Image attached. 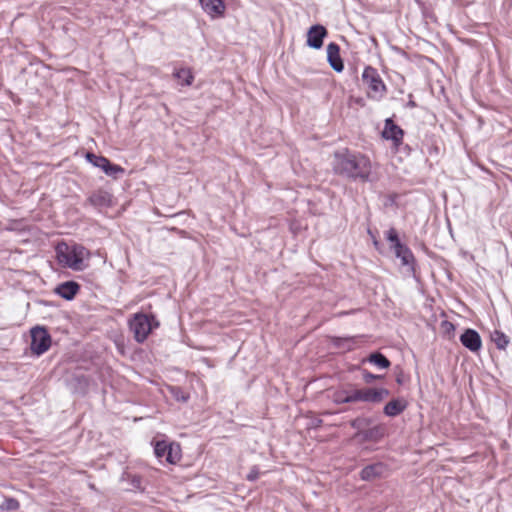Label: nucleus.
<instances>
[{"mask_svg": "<svg viewBox=\"0 0 512 512\" xmlns=\"http://www.w3.org/2000/svg\"><path fill=\"white\" fill-rule=\"evenodd\" d=\"M333 170L336 174L355 181L372 182L374 180L373 164L370 158L360 152H352L348 149L335 152Z\"/></svg>", "mask_w": 512, "mask_h": 512, "instance_id": "nucleus-1", "label": "nucleus"}, {"mask_svg": "<svg viewBox=\"0 0 512 512\" xmlns=\"http://www.w3.org/2000/svg\"><path fill=\"white\" fill-rule=\"evenodd\" d=\"M87 256L88 251L80 245L69 247L64 244L57 247V258L59 263L76 271L84 268V259Z\"/></svg>", "mask_w": 512, "mask_h": 512, "instance_id": "nucleus-2", "label": "nucleus"}, {"mask_svg": "<svg viewBox=\"0 0 512 512\" xmlns=\"http://www.w3.org/2000/svg\"><path fill=\"white\" fill-rule=\"evenodd\" d=\"M361 80L367 88V97L374 101H381L386 93L387 87L378 71L372 66H366L362 72Z\"/></svg>", "mask_w": 512, "mask_h": 512, "instance_id": "nucleus-3", "label": "nucleus"}, {"mask_svg": "<svg viewBox=\"0 0 512 512\" xmlns=\"http://www.w3.org/2000/svg\"><path fill=\"white\" fill-rule=\"evenodd\" d=\"M129 329L138 343H143L152 332L159 326V322L153 315L136 313L128 322Z\"/></svg>", "mask_w": 512, "mask_h": 512, "instance_id": "nucleus-4", "label": "nucleus"}, {"mask_svg": "<svg viewBox=\"0 0 512 512\" xmlns=\"http://www.w3.org/2000/svg\"><path fill=\"white\" fill-rule=\"evenodd\" d=\"M51 345V337L42 327H35L31 330V350L37 355L45 353Z\"/></svg>", "mask_w": 512, "mask_h": 512, "instance_id": "nucleus-5", "label": "nucleus"}, {"mask_svg": "<svg viewBox=\"0 0 512 512\" xmlns=\"http://www.w3.org/2000/svg\"><path fill=\"white\" fill-rule=\"evenodd\" d=\"M203 11L212 19L220 18L226 10L225 0H199Z\"/></svg>", "mask_w": 512, "mask_h": 512, "instance_id": "nucleus-6", "label": "nucleus"}, {"mask_svg": "<svg viewBox=\"0 0 512 512\" xmlns=\"http://www.w3.org/2000/svg\"><path fill=\"white\" fill-rule=\"evenodd\" d=\"M462 345L471 352H478L482 347V340L479 333L474 329H466L460 336Z\"/></svg>", "mask_w": 512, "mask_h": 512, "instance_id": "nucleus-7", "label": "nucleus"}, {"mask_svg": "<svg viewBox=\"0 0 512 512\" xmlns=\"http://www.w3.org/2000/svg\"><path fill=\"white\" fill-rule=\"evenodd\" d=\"M327 30L322 25H313L307 32V45L313 49H320Z\"/></svg>", "mask_w": 512, "mask_h": 512, "instance_id": "nucleus-8", "label": "nucleus"}, {"mask_svg": "<svg viewBox=\"0 0 512 512\" xmlns=\"http://www.w3.org/2000/svg\"><path fill=\"white\" fill-rule=\"evenodd\" d=\"M404 132L396 125L392 119L388 118L385 120V126L382 131L383 138L393 141L395 146L402 143Z\"/></svg>", "mask_w": 512, "mask_h": 512, "instance_id": "nucleus-9", "label": "nucleus"}, {"mask_svg": "<svg viewBox=\"0 0 512 512\" xmlns=\"http://www.w3.org/2000/svg\"><path fill=\"white\" fill-rule=\"evenodd\" d=\"M327 60L330 64V66L336 71V72H342L344 69L343 61L340 57V48L339 46L331 42L327 45Z\"/></svg>", "mask_w": 512, "mask_h": 512, "instance_id": "nucleus-10", "label": "nucleus"}, {"mask_svg": "<svg viewBox=\"0 0 512 512\" xmlns=\"http://www.w3.org/2000/svg\"><path fill=\"white\" fill-rule=\"evenodd\" d=\"M389 390L385 388H363L362 402L380 403L384 398L389 396Z\"/></svg>", "mask_w": 512, "mask_h": 512, "instance_id": "nucleus-11", "label": "nucleus"}, {"mask_svg": "<svg viewBox=\"0 0 512 512\" xmlns=\"http://www.w3.org/2000/svg\"><path fill=\"white\" fill-rule=\"evenodd\" d=\"M88 201L96 208H107L112 206V195L108 191L97 190L89 196Z\"/></svg>", "mask_w": 512, "mask_h": 512, "instance_id": "nucleus-12", "label": "nucleus"}, {"mask_svg": "<svg viewBox=\"0 0 512 512\" xmlns=\"http://www.w3.org/2000/svg\"><path fill=\"white\" fill-rule=\"evenodd\" d=\"M407 407V401L404 398H396L389 401L384 407V414L389 417H395L401 414Z\"/></svg>", "mask_w": 512, "mask_h": 512, "instance_id": "nucleus-13", "label": "nucleus"}, {"mask_svg": "<svg viewBox=\"0 0 512 512\" xmlns=\"http://www.w3.org/2000/svg\"><path fill=\"white\" fill-rule=\"evenodd\" d=\"M385 434V428L381 425H376L364 431L356 433V437H360L363 441H378Z\"/></svg>", "mask_w": 512, "mask_h": 512, "instance_id": "nucleus-14", "label": "nucleus"}, {"mask_svg": "<svg viewBox=\"0 0 512 512\" xmlns=\"http://www.w3.org/2000/svg\"><path fill=\"white\" fill-rule=\"evenodd\" d=\"M78 290L79 285L76 282L68 281L60 284L56 288V293L66 300H72L77 294Z\"/></svg>", "mask_w": 512, "mask_h": 512, "instance_id": "nucleus-15", "label": "nucleus"}, {"mask_svg": "<svg viewBox=\"0 0 512 512\" xmlns=\"http://www.w3.org/2000/svg\"><path fill=\"white\" fill-rule=\"evenodd\" d=\"M397 258L401 259L403 265H410L414 261V256L411 250L403 245L401 242H397V245L393 247Z\"/></svg>", "mask_w": 512, "mask_h": 512, "instance_id": "nucleus-16", "label": "nucleus"}, {"mask_svg": "<svg viewBox=\"0 0 512 512\" xmlns=\"http://www.w3.org/2000/svg\"><path fill=\"white\" fill-rule=\"evenodd\" d=\"M174 77L181 85L190 86L193 83L194 75L189 68H180L174 71Z\"/></svg>", "mask_w": 512, "mask_h": 512, "instance_id": "nucleus-17", "label": "nucleus"}, {"mask_svg": "<svg viewBox=\"0 0 512 512\" xmlns=\"http://www.w3.org/2000/svg\"><path fill=\"white\" fill-rule=\"evenodd\" d=\"M491 340L498 349L504 350L509 344V338L502 331L495 330L491 333Z\"/></svg>", "mask_w": 512, "mask_h": 512, "instance_id": "nucleus-18", "label": "nucleus"}, {"mask_svg": "<svg viewBox=\"0 0 512 512\" xmlns=\"http://www.w3.org/2000/svg\"><path fill=\"white\" fill-rule=\"evenodd\" d=\"M381 468L382 467L380 464L366 466L365 468L362 469V471L360 473L361 479L371 480V479L375 478L376 476H378L380 474Z\"/></svg>", "mask_w": 512, "mask_h": 512, "instance_id": "nucleus-19", "label": "nucleus"}, {"mask_svg": "<svg viewBox=\"0 0 512 512\" xmlns=\"http://www.w3.org/2000/svg\"><path fill=\"white\" fill-rule=\"evenodd\" d=\"M368 361L381 369H386L390 366V361L383 354L378 352L371 354Z\"/></svg>", "mask_w": 512, "mask_h": 512, "instance_id": "nucleus-20", "label": "nucleus"}, {"mask_svg": "<svg viewBox=\"0 0 512 512\" xmlns=\"http://www.w3.org/2000/svg\"><path fill=\"white\" fill-rule=\"evenodd\" d=\"M171 446L172 444H169L165 441H157L154 446V453L156 457L159 459L166 458L168 450Z\"/></svg>", "mask_w": 512, "mask_h": 512, "instance_id": "nucleus-21", "label": "nucleus"}, {"mask_svg": "<svg viewBox=\"0 0 512 512\" xmlns=\"http://www.w3.org/2000/svg\"><path fill=\"white\" fill-rule=\"evenodd\" d=\"M349 389L336 390L332 395V400L336 404L348 403Z\"/></svg>", "mask_w": 512, "mask_h": 512, "instance_id": "nucleus-22", "label": "nucleus"}, {"mask_svg": "<svg viewBox=\"0 0 512 512\" xmlns=\"http://www.w3.org/2000/svg\"><path fill=\"white\" fill-rule=\"evenodd\" d=\"M86 159L89 163H91L93 166L100 168L105 163L106 157L99 156L94 153L88 152L86 154Z\"/></svg>", "mask_w": 512, "mask_h": 512, "instance_id": "nucleus-23", "label": "nucleus"}, {"mask_svg": "<svg viewBox=\"0 0 512 512\" xmlns=\"http://www.w3.org/2000/svg\"><path fill=\"white\" fill-rule=\"evenodd\" d=\"M335 344L338 347L350 350V349H352L353 345L355 344V338L354 337L337 338L335 341Z\"/></svg>", "mask_w": 512, "mask_h": 512, "instance_id": "nucleus-24", "label": "nucleus"}, {"mask_svg": "<svg viewBox=\"0 0 512 512\" xmlns=\"http://www.w3.org/2000/svg\"><path fill=\"white\" fill-rule=\"evenodd\" d=\"M124 173V169L117 165V164H113V163H110V165L108 166L105 174L107 176H110V177H113V178H118L119 175L123 174Z\"/></svg>", "mask_w": 512, "mask_h": 512, "instance_id": "nucleus-25", "label": "nucleus"}, {"mask_svg": "<svg viewBox=\"0 0 512 512\" xmlns=\"http://www.w3.org/2000/svg\"><path fill=\"white\" fill-rule=\"evenodd\" d=\"M166 461L169 463H175L179 460V447L178 446H171L168 450Z\"/></svg>", "mask_w": 512, "mask_h": 512, "instance_id": "nucleus-26", "label": "nucleus"}, {"mask_svg": "<svg viewBox=\"0 0 512 512\" xmlns=\"http://www.w3.org/2000/svg\"><path fill=\"white\" fill-rule=\"evenodd\" d=\"M362 402V389H349L348 403Z\"/></svg>", "mask_w": 512, "mask_h": 512, "instance_id": "nucleus-27", "label": "nucleus"}, {"mask_svg": "<svg viewBox=\"0 0 512 512\" xmlns=\"http://www.w3.org/2000/svg\"><path fill=\"white\" fill-rule=\"evenodd\" d=\"M171 393L177 401L186 402L188 400V395L179 387H172Z\"/></svg>", "mask_w": 512, "mask_h": 512, "instance_id": "nucleus-28", "label": "nucleus"}, {"mask_svg": "<svg viewBox=\"0 0 512 512\" xmlns=\"http://www.w3.org/2000/svg\"><path fill=\"white\" fill-rule=\"evenodd\" d=\"M386 238L389 242H391L392 248L397 245V242H400V240L398 238V234L394 228H390L386 232Z\"/></svg>", "mask_w": 512, "mask_h": 512, "instance_id": "nucleus-29", "label": "nucleus"}, {"mask_svg": "<svg viewBox=\"0 0 512 512\" xmlns=\"http://www.w3.org/2000/svg\"><path fill=\"white\" fill-rule=\"evenodd\" d=\"M128 477H130V484H131V487L134 489V490H143V487H142V478L140 476H137V475H128Z\"/></svg>", "mask_w": 512, "mask_h": 512, "instance_id": "nucleus-30", "label": "nucleus"}, {"mask_svg": "<svg viewBox=\"0 0 512 512\" xmlns=\"http://www.w3.org/2000/svg\"><path fill=\"white\" fill-rule=\"evenodd\" d=\"M259 475H260V470H259V468H258L257 466H253V467L250 469V472L247 474L246 479H247L248 481L253 482V481H255V480H257V479H258Z\"/></svg>", "mask_w": 512, "mask_h": 512, "instance_id": "nucleus-31", "label": "nucleus"}, {"mask_svg": "<svg viewBox=\"0 0 512 512\" xmlns=\"http://www.w3.org/2000/svg\"><path fill=\"white\" fill-rule=\"evenodd\" d=\"M7 507H8L9 509L16 510V509H18V508H19V503H18V501H17V500H15V499H9V500L7 501Z\"/></svg>", "mask_w": 512, "mask_h": 512, "instance_id": "nucleus-32", "label": "nucleus"}, {"mask_svg": "<svg viewBox=\"0 0 512 512\" xmlns=\"http://www.w3.org/2000/svg\"><path fill=\"white\" fill-rule=\"evenodd\" d=\"M442 327L445 329L446 332H450V331L454 330V325L448 321H443Z\"/></svg>", "mask_w": 512, "mask_h": 512, "instance_id": "nucleus-33", "label": "nucleus"}, {"mask_svg": "<svg viewBox=\"0 0 512 512\" xmlns=\"http://www.w3.org/2000/svg\"><path fill=\"white\" fill-rule=\"evenodd\" d=\"M376 378H378V376H376L374 374H371V373L364 374V379L366 382H371V381L375 380Z\"/></svg>", "mask_w": 512, "mask_h": 512, "instance_id": "nucleus-34", "label": "nucleus"}, {"mask_svg": "<svg viewBox=\"0 0 512 512\" xmlns=\"http://www.w3.org/2000/svg\"><path fill=\"white\" fill-rule=\"evenodd\" d=\"M110 163V160L106 158L105 163L102 166H100V169L105 173Z\"/></svg>", "mask_w": 512, "mask_h": 512, "instance_id": "nucleus-35", "label": "nucleus"}, {"mask_svg": "<svg viewBox=\"0 0 512 512\" xmlns=\"http://www.w3.org/2000/svg\"><path fill=\"white\" fill-rule=\"evenodd\" d=\"M360 422L361 420L360 419H355L351 422V426L355 429H358L360 427Z\"/></svg>", "mask_w": 512, "mask_h": 512, "instance_id": "nucleus-36", "label": "nucleus"}]
</instances>
